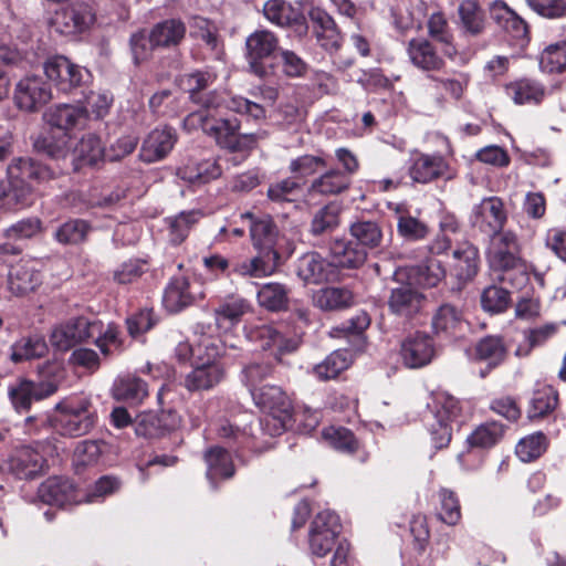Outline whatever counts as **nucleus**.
Returning <instances> with one entry per match:
<instances>
[{
	"instance_id": "31",
	"label": "nucleus",
	"mask_w": 566,
	"mask_h": 566,
	"mask_svg": "<svg viewBox=\"0 0 566 566\" xmlns=\"http://www.w3.org/2000/svg\"><path fill=\"white\" fill-rule=\"evenodd\" d=\"M479 263V250L473 244L464 242L453 251L452 273L464 284L476 275Z\"/></svg>"
},
{
	"instance_id": "2",
	"label": "nucleus",
	"mask_w": 566,
	"mask_h": 566,
	"mask_svg": "<svg viewBox=\"0 0 566 566\" xmlns=\"http://www.w3.org/2000/svg\"><path fill=\"white\" fill-rule=\"evenodd\" d=\"M87 400L77 403L61 401L55 406V416L40 415L27 418V424L40 421L42 426H52V429L64 437H81L87 434L96 423V415L90 409Z\"/></svg>"
},
{
	"instance_id": "24",
	"label": "nucleus",
	"mask_w": 566,
	"mask_h": 566,
	"mask_svg": "<svg viewBox=\"0 0 566 566\" xmlns=\"http://www.w3.org/2000/svg\"><path fill=\"white\" fill-rule=\"evenodd\" d=\"M424 304V296L410 285H400L391 290L388 305L397 316L411 318L418 314Z\"/></svg>"
},
{
	"instance_id": "17",
	"label": "nucleus",
	"mask_w": 566,
	"mask_h": 566,
	"mask_svg": "<svg viewBox=\"0 0 566 566\" xmlns=\"http://www.w3.org/2000/svg\"><path fill=\"white\" fill-rule=\"evenodd\" d=\"M209 353V359L205 363L198 364L185 377V387L189 391L209 390L217 386L226 375L223 366L216 360H210V357L218 355L217 348H210V344L205 345Z\"/></svg>"
},
{
	"instance_id": "55",
	"label": "nucleus",
	"mask_w": 566,
	"mask_h": 566,
	"mask_svg": "<svg viewBox=\"0 0 566 566\" xmlns=\"http://www.w3.org/2000/svg\"><path fill=\"white\" fill-rule=\"evenodd\" d=\"M539 67L546 73H562L566 70V41L551 44L539 56Z\"/></svg>"
},
{
	"instance_id": "61",
	"label": "nucleus",
	"mask_w": 566,
	"mask_h": 566,
	"mask_svg": "<svg viewBox=\"0 0 566 566\" xmlns=\"http://www.w3.org/2000/svg\"><path fill=\"white\" fill-rule=\"evenodd\" d=\"M130 53L135 64H140L147 61L155 49H159L155 45L150 39V31L139 30L134 32L129 38Z\"/></svg>"
},
{
	"instance_id": "40",
	"label": "nucleus",
	"mask_w": 566,
	"mask_h": 566,
	"mask_svg": "<svg viewBox=\"0 0 566 566\" xmlns=\"http://www.w3.org/2000/svg\"><path fill=\"white\" fill-rule=\"evenodd\" d=\"M312 300L314 305L323 311H337L353 305L354 295L346 287L329 286L316 291Z\"/></svg>"
},
{
	"instance_id": "59",
	"label": "nucleus",
	"mask_w": 566,
	"mask_h": 566,
	"mask_svg": "<svg viewBox=\"0 0 566 566\" xmlns=\"http://www.w3.org/2000/svg\"><path fill=\"white\" fill-rule=\"evenodd\" d=\"M546 447V437L542 432H536L521 439L516 444L515 453L523 462H531L539 458Z\"/></svg>"
},
{
	"instance_id": "41",
	"label": "nucleus",
	"mask_w": 566,
	"mask_h": 566,
	"mask_svg": "<svg viewBox=\"0 0 566 566\" xmlns=\"http://www.w3.org/2000/svg\"><path fill=\"white\" fill-rule=\"evenodd\" d=\"M177 175L190 185L200 186L218 178L221 169L216 160L207 159L187 164L178 169Z\"/></svg>"
},
{
	"instance_id": "56",
	"label": "nucleus",
	"mask_w": 566,
	"mask_h": 566,
	"mask_svg": "<svg viewBox=\"0 0 566 566\" xmlns=\"http://www.w3.org/2000/svg\"><path fill=\"white\" fill-rule=\"evenodd\" d=\"M558 401L557 391L552 386H543L536 389L528 409L530 418H538L553 411Z\"/></svg>"
},
{
	"instance_id": "5",
	"label": "nucleus",
	"mask_w": 566,
	"mask_h": 566,
	"mask_svg": "<svg viewBox=\"0 0 566 566\" xmlns=\"http://www.w3.org/2000/svg\"><path fill=\"white\" fill-rule=\"evenodd\" d=\"M12 187H17L18 200H28L31 205L35 186L55 178L54 170L31 158H17L7 169Z\"/></svg>"
},
{
	"instance_id": "23",
	"label": "nucleus",
	"mask_w": 566,
	"mask_h": 566,
	"mask_svg": "<svg viewBox=\"0 0 566 566\" xmlns=\"http://www.w3.org/2000/svg\"><path fill=\"white\" fill-rule=\"evenodd\" d=\"M427 29L429 36L440 44L444 56L451 61H465L454 44V34L444 13H432L427 21Z\"/></svg>"
},
{
	"instance_id": "12",
	"label": "nucleus",
	"mask_w": 566,
	"mask_h": 566,
	"mask_svg": "<svg viewBox=\"0 0 566 566\" xmlns=\"http://www.w3.org/2000/svg\"><path fill=\"white\" fill-rule=\"evenodd\" d=\"M93 20L94 15L90 7L85 3H76L56 10L50 24L55 32L71 35L85 31Z\"/></svg>"
},
{
	"instance_id": "10",
	"label": "nucleus",
	"mask_w": 566,
	"mask_h": 566,
	"mask_svg": "<svg viewBox=\"0 0 566 566\" xmlns=\"http://www.w3.org/2000/svg\"><path fill=\"white\" fill-rule=\"evenodd\" d=\"M247 220L253 247L259 253L268 256L273 255V261L279 263L280 254L275 249L277 241V229L269 216L255 217L250 212L241 214Z\"/></svg>"
},
{
	"instance_id": "50",
	"label": "nucleus",
	"mask_w": 566,
	"mask_h": 566,
	"mask_svg": "<svg viewBox=\"0 0 566 566\" xmlns=\"http://www.w3.org/2000/svg\"><path fill=\"white\" fill-rule=\"evenodd\" d=\"M475 354L480 360L486 361L490 367H496L505 360L507 347L500 336H486L478 342Z\"/></svg>"
},
{
	"instance_id": "21",
	"label": "nucleus",
	"mask_w": 566,
	"mask_h": 566,
	"mask_svg": "<svg viewBox=\"0 0 566 566\" xmlns=\"http://www.w3.org/2000/svg\"><path fill=\"white\" fill-rule=\"evenodd\" d=\"M467 321L458 306L443 303L432 316V328L443 338H458L463 335Z\"/></svg>"
},
{
	"instance_id": "29",
	"label": "nucleus",
	"mask_w": 566,
	"mask_h": 566,
	"mask_svg": "<svg viewBox=\"0 0 566 566\" xmlns=\"http://www.w3.org/2000/svg\"><path fill=\"white\" fill-rule=\"evenodd\" d=\"M459 29L465 36L476 38L486 30V18L483 9L473 0H463L458 7Z\"/></svg>"
},
{
	"instance_id": "13",
	"label": "nucleus",
	"mask_w": 566,
	"mask_h": 566,
	"mask_svg": "<svg viewBox=\"0 0 566 566\" xmlns=\"http://www.w3.org/2000/svg\"><path fill=\"white\" fill-rule=\"evenodd\" d=\"M279 48V40L275 34L269 30H256L245 40V56L251 71L263 76L266 70L262 63L263 60L273 55Z\"/></svg>"
},
{
	"instance_id": "32",
	"label": "nucleus",
	"mask_w": 566,
	"mask_h": 566,
	"mask_svg": "<svg viewBox=\"0 0 566 566\" xmlns=\"http://www.w3.org/2000/svg\"><path fill=\"white\" fill-rule=\"evenodd\" d=\"M41 283V274L33 261H22L9 271V289L17 295L33 291Z\"/></svg>"
},
{
	"instance_id": "44",
	"label": "nucleus",
	"mask_w": 566,
	"mask_h": 566,
	"mask_svg": "<svg viewBox=\"0 0 566 566\" xmlns=\"http://www.w3.org/2000/svg\"><path fill=\"white\" fill-rule=\"evenodd\" d=\"M91 230L86 220L70 219L55 229L53 238L62 245H78L86 241Z\"/></svg>"
},
{
	"instance_id": "27",
	"label": "nucleus",
	"mask_w": 566,
	"mask_h": 566,
	"mask_svg": "<svg viewBox=\"0 0 566 566\" xmlns=\"http://www.w3.org/2000/svg\"><path fill=\"white\" fill-rule=\"evenodd\" d=\"M308 15L322 48L327 51L337 50L340 46L342 35L333 18L321 8L311 9Z\"/></svg>"
},
{
	"instance_id": "64",
	"label": "nucleus",
	"mask_w": 566,
	"mask_h": 566,
	"mask_svg": "<svg viewBox=\"0 0 566 566\" xmlns=\"http://www.w3.org/2000/svg\"><path fill=\"white\" fill-rule=\"evenodd\" d=\"M510 303L509 292L496 285L486 287L481 296V304L484 311L491 313L504 312Z\"/></svg>"
},
{
	"instance_id": "57",
	"label": "nucleus",
	"mask_w": 566,
	"mask_h": 566,
	"mask_svg": "<svg viewBox=\"0 0 566 566\" xmlns=\"http://www.w3.org/2000/svg\"><path fill=\"white\" fill-rule=\"evenodd\" d=\"M398 214V233L407 240H421L427 237L429 229L426 223L405 212L400 206L396 207Z\"/></svg>"
},
{
	"instance_id": "11",
	"label": "nucleus",
	"mask_w": 566,
	"mask_h": 566,
	"mask_svg": "<svg viewBox=\"0 0 566 566\" xmlns=\"http://www.w3.org/2000/svg\"><path fill=\"white\" fill-rule=\"evenodd\" d=\"M207 129L208 135L212 136L221 147L232 151L252 148L259 139V135L254 133L240 134V124L237 118H221L213 122V125Z\"/></svg>"
},
{
	"instance_id": "14",
	"label": "nucleus",
	"mask_w": 566,
	"mask_h": 566,
	"mask_svg": "<svg viewBox=\"0 0 566 566\" xmlns=\"http://www.w3.org/2000/svg\"><path fill=\"white\" fill-rule=\"evenodd\" d=\"M51 98V88L40 76H25L15 85L14 101L20 109L35 112Z\"/></svg>"
},
{
	"instance_id": "39",
	"label": "nucleus",
	"mask_w": 566,
	"mask_h": 566,
	"mask_svg": "<svg viewBox=\"0 0 566 566\" xmlns=\"http://www.w3.org/2000/svg\"><path fill=\"white\" fill-rule=\"evenodd\" d=\"M350 178L338 169H329L313 179L308 187L310 195L335 196L344 192L350 186Z\"/></svg>"
},
{
	"instance_id": "4",
	"label": "nucleus",
	"mask_w": 566,
	"mask_h": 566,
	"mask_svg": "<svg viewBox=\"0 0 566 566\" xmlns=\"http://www.w3.org/2000/svg\"><path fill=\"white\" fill-rule=\"evenodd\" d=\"M461 412L459 400L447 392H438L431 397L422 413L432 444L436 449L446 448L452 437L453 423Z\"/></svg>"
},
{
	"instance_id": "48",
	"label": "nucleus",
	"mask_w": 566,
	"mask_h": 566,
	"mask_svg": "<svg viewBox=\"0 0 566 566\" xmlns=\"http://www.w3.org/2000/svg\"><path fill=\"white\" fill-rule=\"evenodd\" d=\"M353 361L349 350L338 349L328 355L322 363L317 364L313 371L322 380H328L337 377L343 370L347 369Z\"/></svg>"
},
{
	"instance_id": "53",
	"label": "nucleus",
	"mask_w": 566,
	"mask_h": 566,
	"mask_svg": "<svg viewBox=\"0 0 566 566\" xmlns=\"http://www.w3.org/2000/svg\"><path fill=\"white\" fill-rule=\"evenodd\" d=\"M106 149L102 146L101 139L94 134L82 137L74 149L75 157L83 165H95L105 158Z\"/></svg>"
},
{
	"instance_id": "45",
	"label": "nucleus",
	"mask_w": 566,
	"mask_h": 566,
	"mask_svg": "<svg viewBox=\"0 0 566 566\" xmlns=\"http://www.w3.org/2000/svg\"><path fill=\"white\" fill-rule=\"evenodd\" d=\"M200 210L182 211L177 216L166 218L169 241L177 245L185 241L193 226L202 218Z\"/></svg>"
},
{
	"instance_id": "33",
	"label": "nucleus",
	"mask_w": 566,
	"mask_h": 566,
	"mask_svg": "<svg viewBox=\"0 0 566 566\" xmlns=\"http://www.w3.org/2000/svg\"><path fill=\"white\" fill-rule=\"evenodd\" d=\"M329 252L333 263L340 268L356 269L367 259L364 248L346 239H334L329 244Z\"/></svg>"
},
{
	"instance_id": "26",
	"label": "nucleus",
	"mask_w": 566,
	"mask_h": 566,
	"mask_svg": "<svg viewBox=\"0 0 566 566\" xmlns=\"http://www.w3.org/2000/svg\"><path fill=\"white\" fill-rule=\"evenodd\" d=\"M44 462V452L31 446H24L10 459V470L19 479H33L41 473Z\"/></svg>"
},
{
	"instance_id": "30",
	"label": "nucleus",
	"mask_w": 566,
	"mask_h": 566,
	"mask_svg": "<svg viewBox=\"0 0 566 566\" xmlns=\"http://www.w3.org/2000/svg\"><path fill=\"white\" fill-rule=\"evenodd\" d=\"M249 311L250 304L244 298L240 296L224 298L213 311L217 328L222 332L231 329Z\"/></svg>"
},
{
	"instance_id": "3",
	"label": "nucleus",
	"mask_w": 566,
	"mask_h": 566,
	"mask_svg": "<svg viewBox=\"0 0 566 566\" xmlns=\"http://www.w3.org/2000/svg\"><path fill=\"white\" fill-rule=\"evenodd\" d=\"M251 396L254 403L265 412L260 419V427L265 434L280 436L291 426L292 403L280 387L264 385L253 389Z\"/></svg>"
},
{
	"instance_id": "7",
	"label": "nucleus",
	"mask_w": 566,
	"mask_h": 566,
	"mask_svg": "<svg viewBox=\"0 0 566 566\" xmlns=\"http://www.w3.org/2000/svg\"><path fill=\"white\" fill-rule=\"evenodd\" d=\"M506 219L504 203L497 197L484 198L473 207L470 216L472 227L490 238L503 231Z\"/></svg>"
},
{
	"instance_id": "15",
	"label": "nucleus",
	"mask_w": 566,
	"mask_h": 566,
	"mask_svg": "<svg viewBox=\"0 0 566 566\" xmlns=\"http://www.w3.org/2000/svg\"><path fill=\"white\" fill-rule=\"evenodd\" d=\"M45 122L53 128L69 135L72 130L86 127L90 116L87 109L80 104H57L44 114Z\"/></svg>"
},
{
	"instance_id": "52",
	"label": "nucleus",
	"mask_w": 566,
	"mask_h": 566,
	"mask_svg": "<svg viewBox=\"0 0 566 566\" xmlns=\"http://www.w3.org/2000/svg\"><path fill=\"white\" fill-rule=\"evenodd\" d=\"M289 290L276 282L263 284L258 292V302L270 311H280L287 305Z\"/></svg>"
},
{
	"instance_id": "6",
	"label": "nucleus",
	"mask_w": 566,
	"mask_h": 566,
	"mask_svg": "<svg viewBox=\"0 0 566 566\" xmlns=\"http://www.w3.org/2000/svg\"><path fill=\"white\" fill-rule=\"evenodd\" d=\"M59 384L55 380L33 381L18 379L8 389L10 401L17 412H27L34 401H41L56 392Z\"/></svg>"
},
{
	"instance_id": "35",
	"label": "nucleus",
	"mask_w": 566,
	"mask_h": 566,
	"mask_svg": "<svg viewBox=\"0 0 566 566\" xmlns=\"http://www.w3.org/2000/svg\"><path fill=\"white\" fill-rule=\"evenodd\" d=\"M251 337L260 343L262 349H274L275 355H283L294 352L298 343L293 338L285 337L276 327L262 325L251 332Z\"/></svg>"
},
{
	"instance_id": "62",
	"label": "nucleus",
	"mask_w": 566,
	"mask_h": 566,
	"mask_svg": "<svg viewBox=\"0 0 566 566\" xmlns=\"http://www.w3.org/2000/svg\"><path fill=\"white\" fill-rule=\"evenodd\" d=\"M439 518L448 525H457L461 520V509L457 495L451 490L442 489L439 492Z\"/></svg>"
},
{
	"instance_id": "16",
	"label": "nucleus",
	"mask_w": 566,
	"mask_h": 566,
	"mask_svg": "<svg viewBox=\"0 0 566 566\" xmlns=\"http://www.w3.org/2000/svg\"><path fill=\"white\" fill-rule=\"evenodd\" d=\"M96 325L86 317H75L56 326L51 334V343L59 350H69L94 335Z\"/></svg>"
},
{
	"instance_id": "63",
	"label": "nucleus",
	"mask_w": 566,
	"mask_h": 566,
	"mask_svg": "<svg viewBox=\"0 0 566 566\" xmlns=\"http://www.w3.org/2000/svg\"><path fill=\"white\" fill-rule=\"evenodd\" d=\"M216 80V75L210 72L197 71L187 74L181 78V84L189 92L190 99L197 102Z\"/></svg>"
},
{
	"instance_id": "43",
	"label": "nucleus",
	"mask_w": 566,
	"mask_h": 566,
	"mask_svg": "<svg viewBox=\"0 0 566 566\" xmlns=\"http://www.w3.org/2000/svg\"><path fill=\"white\" fill-rule=\"evenodd\" d=\"M113 395L117 400L140 403L148 396V386L143 379L127 375L116 379Z\"/></svg>"
},
{
	"instance_id": "25",
	"label": "nucleus",
	"mask_w": 566,
	"mask_h": 566,
	"mask_svg": "<svg viewBox=\"0 0 566 566\" xmlns=\"http://www.w3.org/2000/svg\"><path fill=\"white\" fill-rule=\"evenodd\" d=\"M448 168V164L439 155L418 154L411 159L409 176L416 182L427 184L444 177Z\"/></svg>"
},
{
	"instance_id": "54",
	"label": "nucleus",
	"mask_w": 566,
	"mask_h": 566,
	"mask_svg": "<svg viewBox=\"0 0 566 566\" xmlns=\"http://www.w3.org/2000/svg\"><path fill=\"white\" fill-rule=\"evenodd\" d=\"M504 427L496 421H489L480 424L469 437L471 447L491 448L503 437Z\"/></svg>"
},
{
	"instance_id": "9",
	"label": "nucleus",
	"mask_w": 566,
	"mask_h": 566,
	"mask_svg": "<svg viewBox=\"0 0 566 566\" xmlns=\"http://www.w3.org/2000/svg\"><path fill=\"white\" fill-rule=\"evenodd\" d=\"M44 73L62 92H69L80 86L90 76L86 69L73 64L65 56H55L48 60L44 64Z\"/></svg>"
},
{
	"instance_id": "38",
	"label": "nucleus",
	"mask_w": 566,
	"mask_h": 566,
	"mask_svg": "<svg viewBox=\"0 0 566 566\" xmlns=\"http://www.w3.org/2000/svg\"><path fill=\"white\" fill-rule=\"evenodd\" d=\"M328 268L324 258L311 252L297 260L296 274L306 284H319L328 279Z\"/></svg>"
},
{
	"instance_id": "47",
	"label": "nucleus",
	"mask_w": 566,
	"mask_h": 566,
	"mask_svg": "<svg viewBox=\"0 0 566 566\" xmlns=\"http://www.w3.org/2000/svg\"><path fill=\"white\" fill-rule=\"evenodd\" d=\"M207 478L213 483L219 478H231L234 468L230 454L220 447H213L205 453Z\"/></svg>"
},
{
	"instance_id": "28",
	"label": "nucleus",
	"mask_w": 566,
	"mask_h": 566,
	"mask_svg": "<svg viewBox=\"0 0 566 566\" xmlns=\"http://www.w3.org/2000/svg\"><path fill=\"white\" fill-rule=\"evenodd\" d=\"M493 21L513 39L524 40L527 36V24L504 1L495 0L490 4Z\"/></svg>"
},
{
	"instance_id": "19",
	"label": "nucleus",
	"mask_w": 566,
	"mask_h": 566,
	"mask_svg": "<svg viewBox=\"0 0 566 566\" xmlns=\"http://www.w3.org/2000/svg\"><path fill=\"white\" fill-rule=\"evenodd\" d=\"M436 349L432 338L423 333L407 337L400 349L403 364L409 368H421L434 357Z\"/></svg>"
},
{
	"instance_id": "60",
	"label": "nucleus",
	"mask_w": 566,
	"mask_h": 566,
	"mask_svg": "<svg viewBox=\"0 0 566 566\" xmlns=\"http://www.w3.org/2000/svg\"><path fill=\"white\" fill-rule=\"evenodd\" d=\"M339 222V210L335 205H326L318 209L311 223V232L315 235L334 230Z\"/></svg>"
},
{
	"instance_id": "34",
	"label": "nucleus",
	"mask_w": 566,
	"mask_h": 566,
	"mask_svg": "<svg viewBox=\"0 0 566 566\" xmlns=\"http://www.w3.org/2000/svg\"><path fill=\"white\" fill-rule=\"evenodd\" d=\"M186 24L179 19H167L150 29V39L159 49H175L185 39Z\"/></svg>"
},
{
	"instance_id": "22",
	"label": "nucleus",
	"mask_w": 566,
	"mask_h": 566,
	"mask_svg": "<svg viewBox=\"0 0 566 566\" xmlns=\"http://www.w3.org/2000/svg\"><path fill=\"white\" fill-rule=\"evenodd\" d=\"M176 142L177 135L172 128H155L144 140L139 157L148 164L159 161L171 151Z\"/></svg>"
},
{
	"instance_id": "18",
	"label": "nucleus",
	"mask_w": 566,
	"mask_h": 566,
	"mask_svg": "<svg viewBox=\"0 0 566 566\" xmlns=\"http://www.w3.org/2000/svg\"><path fill=\"white\" fill-rule=\"evenodd\" d=\"M264 17L281 28H293L298 35L307 33L305 17L291 3L284 0H268L263 6Z\"/></svg>"
},
{
	"instance_id": "37",
	"label": "nucleus",
	"mask_w": 566,
	"mask_h": 566,
	"mask_svg": "<svg viewBox=\"0 0 566 566\" xmlns=\"http://www.w3.org/2000/svg\"><path fill=\"white\" fill-rule=\"evenodd\" d=\"M505 94L516 104H538L545 96L544 86L531 78L510 82L504 87Z\"/></svg>"
},
{
	"instance_id": "8",
	"label": "nucleus",
	"mask_w": 566,
	"mask_h": 566,
	"mask_svg": "<svg viewBox=\"0 0 566 566\" xmlns=\"http://www.w3.org/2000/svg\"><path fill=\"white\" fill-rule=\"evenodd\" d=\"M205 297L202 286L185 275L174 276L165 289L163 303L167 311L177 313Z\"/></svg>"
},
{
	"instance_id": "58",
	"label": "nucleus",
	"mask_w": 566,
	"mask_h": 566,
	"mask_svg": "<svg viewBox=\"0 0 566 566\" xmlns=\"http://www.w3.org/2000/svg\"><path fill=\"white\" fill-rule=\"evenodd\" d=\"M322 436L331 447L340 452L353 453L358 449V441L346 428L329 427L323 430Z\"/></svg>"
},
{
	"instance_id": "46",
	"label": "nucleus",
	"mask_w": 566,
	"mask_h": 566,
	"mask_svg": "<svg viewBox=\"0 0 566 566\" xmlns=\"http://www.w3.org/2000/svg\"><path fill=\"white\" fill-rule=\"evenodd\" d=\"M349 233L366 252L368 249L380 247L384 238L382 229L378 222L371 220H357L353 222L349 227Z\"/></svg>"
},
{
	"instance_id": "51",
	"label": "nucleus",
	"mask_w": 566,
	"mask_h": 566,
	"mask_svg": "<svg viewBox=\"0 0 566 566\" xmlns=\"http://www.w3.org/2000/svg\"><path fill=\"white\" fill-rule=\"evenodd\" d=\"M411 275L416 283L424 287L437 286L446 276L441 262L436 258H428L422 263L411 269Z\"/></svg>"
},
{
	"instance_id": "49",
	"label": "nucleus",
	"mask_w": 566,
	"mask_h": 566,
	"mask_svg": "<svg viewBox=\"0 0 566 566\" xmlns=\"http://www.w3.org/2000/svg\"><path fill=\"white\" fill-rule=\"evenodd\" d=\"M10 349V359L13 363H21L43 357L48 352V345L42 336L34 335L21 338Z\"/></svg>"
},
{
	"instance_id": "20",
	"label": "nucleus",
	"mask_w": 566,
	"mask_h": 566,
	"mask_svg": "<svg viewBox=\"0 0 566 566\" xmlns=\"http://www.w3.org/2000/svg\"><path fill=\"white\" fill-rule=\"evenodd\" d=\"M39 499L49 505L64 506L82 502L80 491L65 478L53 476L44 481L38 490Z\"/></svg>"
},
{
	"instance_id": "36",
	"label": "nucleus",
	"mask_w": 566,
	"mask_h": 566,
	"mask_svg": "<svg viewBox=\"0 0 566 566\" xmlns=\"http://www.w3.org/2000/svg\"><path fill=\"white\" fill-rule=\"evenodd\" d=\"M407 52L412 64L421 70L438 71L444 65L443 59L426 39L410 40Z\"/></svg>"
},
{
	"instance_id": "1",
	"label": "nucleus",
	"mask_w": 566,
	"mask_h": 566,
	"mask_svg": "<svg viewBox=\"0 0 566 566\" xmlns=\"http://www.w3.org/2000/svg\"><path fill=\"white\" fill-rule=\"evenodd\" d=\"M488 260L502 282L516 289L527 282L525 265L520 256L518 238L513 231L505 230L491 237Z\"/></svg>"
},
{
	"instance_id": "42",
	"label": "nucleus",
	"mask_w": 566,
	"mask_h": 566,
	"mask_svg": "<svg viewBox=\"0 0 566 566\" xmlns=\"http://www.w3.org/2000/svg\"><path fill=\"white\" fill-rule=\"evenodd\" d=\"M273 258L258 252L252 259L234 260L231 262V272L240 276L262 277L271 275L277 268Z\"/></svg>"
}]
</instances>
